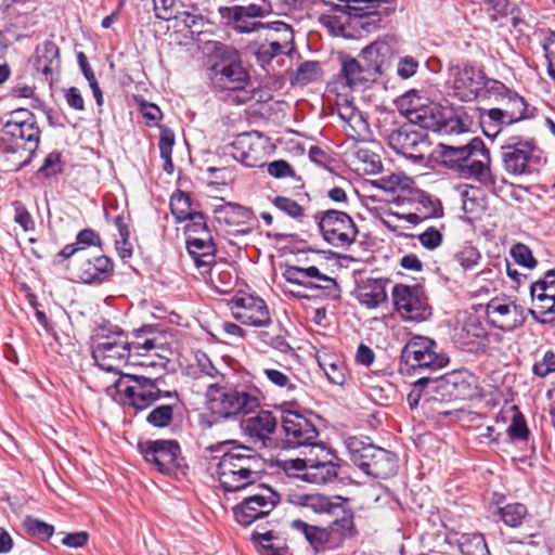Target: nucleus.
I'll use <instances>...</instances> for the list:
<instances>
[{"label": "nucleus", "instance_id": "obj_1", "mask_svg": "<svg viewBox=\"0 0 555 555\" xmlns=\"http://www.w3.org/2000/svg\"><path fill=\"white\" fill-rule=\"evenodd\" d=\"M40 129L27 109L12 114L0 134V163L5 171H17L29 164L39 146Z\"/></svg>", "mask_w": 555, "mask_h": 555}, {"label": "nucleus", "instance_id": "obj_2", "mask_svg": "<svg viewBox=\"0 0 555 555\" xmlns=\"http://www.w3.org/2000/svg\"><path fill=\"white\" fill-rule=\"evenodd\" d=\"M208 450L222 452L217 463L216 474L225 492L244 490L258 479L263 461L251 448L235 444V441H223L210 446Z\"/></svg>", "mask_w": 555, "mask_h": 555}, {"label": "nucleus", "instance_id": "obj_3", "mask_svg": "<svg viewBox=\"0 0 555 555\" xmlns=\"http://www.w3.org/2000/svg\"><path fill=\"white\" fill-rule=\"evenodd\" d=\"M442 156L449 167L465 179H474L483 185H494L490 169V151L479 138L463 145H442Z\"/></svg>", "mask_w": 555, "mask_h": 555}, {"label": "nucleus", "instance_id": "obj_4", "mask_svg": "<svg viewBox=\"0 0 555 555\" xmlns=\"http://www.w3.org/2000/svg\"><path fill=\"white\" fill-rule=\"evenodd\" d=\"M158 346L153 339L142 336V330L133 332V339L128 340L122 331H115L109 335L101 337L92 350V357L96 364L104 371H118L122 365L128 364L132 354L147 352Z\"/></svg>", "mask_w": 555, "mask_h": 555}, {"label": "nucleus", "instance_id": "obj_5", "mask_svg": "<svg viewBox=\"0 0 555 555\" xmlns=\"http://www.w3.org/2000/svg\"><path fill=\"white\" fill-rule=\"evenodd\" d=\"M333 13L321 16L322 24L335 36H347V27H361L367 31L379 22V0H338Z\"/></svg>", "mask_w": 555, "mask_h": 555}, {"label": "nucleus", "instance_id": "obj_6", "mask_svg": "<svg viewBox=\"0 0 555 555\" xmlns=\"http://www.w3.org/2000/svg\"><path fill=\"white\" fill-rule=\"evenodd\" d=\"M162 376L126 374L120 376L106 391L109 396H119V400L137 410L152 405L160 398H172L176 391L162 390Z\"/></svg>", "mask_w": 555, "mask_h": 555}, {"label": "nucleus", "instance_id": "obj_7", "mask_svg": "<svg viewBox=\"0 0 555 555\" xmlns=\"http://www.w3.org/2000/svg\"><path fill=\"white\" fill-rule=\"evenodd\" d=\"M206 397L209 411L222 418L249 414L259 406L257 396L243 387L229 385L224 377L208 384Z\"/></svg>", "mask_w": 555, "mask_h": 555}, {"label": "nucleus", "instance_id": "obj_8", "mask_svg": "<svg viewBox=\"0 0 555 555\" xmlns=\"http://www.w3.org/2000/svg\"><path fill=\"white\" fill-rule=\"evenodd\" d=\"M351 462L373 478L387 479L397 474V455L388 450L365 442L358 437L346 441Z\"/></svg>", "mask_w": 555, "mask_h": 555}, {"label": "nucleus", "instance_id": "obj_9", "mask_svg": "<svg viewBox=\"0 0 555 555\" xmlns=\"http://www.w3.org/2000/svg\"><path fill=\"white\" fill-rule=\"evenodd\" d=\"M314 456L307 459H291L283 461V469L288 476L317 485L332 482L337 477L338 465L335 455L323 446H313Z\"/></svg>", "mask_w": 555, "mask_h": 555}, {"label": "nucleus", "instance_id": "obj_10", "mask_svg": "<svg viewBox=\"0 0 555 555\" xmlns=\"http://www.w3.org/2000/svg\"><path fill=\"white\" fill-rule=\"evenodd\" d=\"M292 528L302 533L315 552L336 550L354 533L352 513H344L327 527L309 525L300 519L292 521Z\"/></svg>", "mask_w": 555, "mask_h": 555}, {"label": "nucleus", "instance_id": "obj_11", "mask_svg": "<svg viewBox=\"0 0 555 555\" xmlns=\"http://www.w3.org/2000/svg\"><path fill=\"white\" fill-rule=\"evenodd\" d=\"M214 63L210 66V79L215 87L222 90H243L248 74L242 66L238 52L220 42H215Z\"/></svg>", "mask_w": 555, "mask_h": 555}, {"label": "nucleus", "instance_id": "obj_12", "mask_svg": "<svg viewBox=\"0 0 555 555\" xmlns=\"http://www.w3.org/2000/svg\"><path fill=\"white\" fill-rule=\"evenodd\" d=\"M322 237L334 247H349L357 238L358 228L345 211L328 209L315 216Z\"/></svg>", "mask_w": 555, "mask_h": 555}, {"label": "nucleus", "instance_id": "obj_13", "mask_svg": "<svg viewBox=\"0 0 555 555\" xmlns=\"http://www.w3.org/2000/svg\"><path fill=\"white\" fill-rule=\"evenodd\" d=\"M448 362V357L438 351L437 343L424 336L412 337L401 351V363L408 370H437L446 366Z\"/></svg>", "mask_w": 555, "mask_h": 555}, {"label": "nucleus", "instance_id": "obj_14", "mask_svg": "<svg viewBox=\"0 0 555 555\" xmlns=\"http://www.w3.org/2000/svg\"><path fill=\"white\" fill-rule=\"evenodd\" d=\"M396 311L410 321H424L431 314L424 288L418 285L396 284L391 292Z\"/></svg>", "mask_w": 555, "mask_h": 555}, {"label": "nucleus", "instance_id": "obj_15", "mask_svg": "<svg viewBox=\"0 0 555 555\" xmlns=\"http://www.w3.org/2000/svg\"><path fill=\"white\" fill-rule=\"evenodd\" d=\"M257 492L246 496L233 508L236 521L248 526L259 518L268 516L280 503V494L266 485H258Z\"/></svg>", "mask_w": 555, "mask_h": 555}, {"label": "nucleus", "instance_id": "obj_16", "mask_svg": "<svg viewBox=\"0 0 555 555\" xmlns=\"http://www.w3.org/2000/svg\"><path fill=\"white\" fill-rule=\"evenodd\" d=\"M488 323L503 332H512L526 322L525 308L508 296H496L486 306Z\"/></svg>", "mask_w": 555, "mask_h": 555}, {"label": "nucleus", "instance_id": "obj_17", "mask_svg": "<svg viewBox=\"0 0 555 555\" xmlns=\"http://www.w3.org/2000/svg\"><path fill=\"white\" fill-rule=\"evenodd\" d=\"M273 8H261L257 5L235 4L221 7L219 13L225 24L238 34H250L259 29L269 28L270 23L256 22V18L269 16Z\"/></svg>", "mask_w": 555, "mask_h": 555}, {"label": "nucleus", "instance_id": "obj_18", "mask_svg": "<svg viewBox=\"0 0 555 555\" xmlns=\"http://www.w3.org/2000/svg\"><path fill=\"white\" fill-rule=\"evenodd\" d=\"M138 447L144 460L162 474H170L181 465V450L176 440H150Z\"/></svg>", "mask_w": 555, "mask_h": 555}, {"label": "nucleus", "instance_id": "obj_19", "mask_svg": "<svg viewBox=\"0 0 555 555\" xmlns=\"http://www.w3.org/2000/svg\"><path fill=\"white\" fill-rule=\"evenodd\" d=\"M388 144L397 154L415 163L423 162L429 149L426 135L414 129L413 125H404L392 130L388 135Z\"/></svg>", "mask_w": 555, "mask_h": 555}, {"label": "nucleus", "instance_id": "obj_20", "mask_svg": "<svg viewBox=\"0 0 555 555\" xmlns=\"http://www.w3.org/2000/svg\"><path fill=\"white\" fill-rule=\"evenodd\" d=\"M449 85L453 95L463 102L478 99L486 75L470 64L451 65Z\"/></svg>", "mask_w": 555, "mask_h": 555}, {"label": "nucleus", "instance_id": "obj_21", "mask_svg": "<svg viewBox=\"0 0 555 555\" xmlns=\"http://www.w3.org/2000/svg\"><path fill=\"white\" fill-rule=\"evenodd\" d=\"M534 145L531 140L511 137L502 146V162L505 170L515 176L531 172Z\"/></svg>", "mask_w": 555, "mask_h": 555}, {"label": "nucleus", "instance_id": "obj_22", "mask_svg": "<svg viewBox=\"0 0 555 555\" xmlns=\"http://www.w3.org/2000/svg\"><path fill=\"white\" fill-rule=\"evenodd\" d=\"M282 428L286 436V442L292 448L301 446H319L314 443L318 430L313 423L297 411L285 410L282 412Z\"/></svg>", "mask_w": 555, "mask_h": 555}, {"label": "nucleus", "instance_id": "obj_23", "mask_svg": "<svg viewBox=\"0 0 555 555\" xmlns=\"http://www.w3.org/2000/svg\"><path fill=\"white\" fill-rule=\"evenodd\" d=\"M231 309L235 320L250 326L268 324L271 317L264 300L250 294L235 295Z\"/></svg>", "mask_w": 555, "mask_h": 555}, {"label": "nucleus", "instance_id": "obj_24", "mask_svg": "<svg viewBox=\"0 0 555 555\" xmlns=\"http://www.w3.org/2000/svg\"><path fill=\"white\" fill-rule=\"evenodd\" d=\"M434 384H436V389L454 400L472 399L477 393V379L465 369L434 378Z\"/></svg>", "mask_w": 555, "mask_h": 555}, {"label": "nucleus", "instance_id": "obj_25", "mask_svg": "<svg viewBox=\"0 0 555 555\" xmlns=\"http://www.w3.org/2000/svg\"><path fill=\"white\" fill-rule=\"evenodd\" d=\"M113 272L112 260L104 256L98 255L90 257L87 254H79L75 260L73 273L83 283H101L106 280Z\"/></svg>", "mask_w": 555, "mask_h": 555}, {"label": "nucleus", "instance_id": "obj_26", "mask_svg": "<svg viewBox=\"0 0 555 555\" xmlns=\"http://www.w3.org/2000/svg\"><path fill=\"white\" fill-rule=\"evenodd\" d=\"M270 25L271 26L269 28L280 33L281 37L275 40H271L270 42L261 43L255 52L257 61L264 68L266 66L271 65L274 57L291 52L292 47H289V44L293 42L294 38L293 30L286 23L272 22Z\"/></svg>", "mask_w": 555, "mask_h": 555}, {"label": "nucleus", "instance_id": "obj_27", "mask_svg": "<svg viewBox=\"0 0 555 555\" xmlns=\"http://www.w3.org/2000/svg\"><path fill=\"white\" fill-rule=\"evenodd\" d=\"M233 147L234 157L246 167L255 168L263 165L264 140L259 132L240 134L234 141Z\"/></svg>", "mask_w": 555, "mask_h": 555}, {"label": "nucleus", "instance_id": "obj_28", "mask_svg": "<svg viewBox=\"0 0 555 555\" xmlns=\"http://www.w3.org/2000/svg\"><path fill=\"white\" fill-rule=\"evenodd\" d=\"M258 378L270 387L284 393H294L298 388V378L292 369L282 364H262L257 371Z\"/></svg>", "mask_w": 555, "mask_h": 555}, {"label": "nucleus", "instance_id": "obj_29", "mask_svg": "<svg viewBox=\"0 0 555 555\" xmlns=\"http://www.w3.org/2000/svg\"><path fill=\"white\" fill-rule=\"evenodd\" d=\"M287 500L296 506L308 508L317 514H331L338 518L344 515V513H349L344 508L341 503L332 501L330 498L320 493L293 491L287 494Z\"/></svg>", "mask_w": 555, "mask_h": 555}, {"label": "nucleus", "instance_id": "obj_30", "mask_svg": "<svg viewBox=\"0 0 555 555\" xmlns=\"http://www.w3.org/2000/svg\"><path fill=\"white\" fill-rule=\"evenodd\" d=\"M337 112L345 122L344 129L349 138L356 141H367L370 139L369 122L351 101L345 99L338 102Z\"/></svg>", "mask_w": 555, "mask_h": 555}, {"label": "nucleus", "instance_id": "obj_31", "mask_svg": "<svg viewBox=\"0 0 555 555\" xmlns=\"http://www.w3.org/2000/svg\"><path fill=\"white\" fill-rule=\"evenodd\" d=\"M244 415L245 417L242 421L244 433L251 439L264 444L266 440L270 439L276 428V417L271 411L267 410L254 411Z\"/></svg>", "mask_w": 555, "mask_h": 555}, {"label": "nucleus", "instance_id": "obj_32", "mask_svg": "<svg viewBox=\"0 0 555 555\" xmlns=\"http://www.w3.org/2000/svg\"><path fill=\"white\" fill-rule=\"evenodd\" d=\"M142 336L146 339H153L158 346L155 349H151L147 352L134 353L132 354V359L129 363L133 365H140L145 367L155 369L159 372H165L168 363V358L165 352H167V348L162 341V337L152 331L151 327H142Z\"/></svg>", "mask_w": 555, "mask_h": 555}, {"label": "nucleus", "instance_id": "obj_33", "mask_svg": "<svg viewBox=\"0 0 555 555\" xmlns=\"http://www.w3.org/2000/svg\"><path fill=\"white\" fill-rule=\"evenodd\" d=\"M214 218L218 223L229 227H241L248 224L253 211L236 203H219L212 208Z\"/></svg>", "mask_w": 555, "mask_h": 555}, {"label": "nucleus", "instance_id": "obj_34", "mask_svg": "<svg viewBox=\"0 0 555 555\" xmlns=\"http://www.w3.org/2000/svg\"><path fill=\"white\" fill-rule=\"evenodd\" d=\"M60 50L52 41H44L37 46L34 55V67L46 77L60 69Z\"/></svg>", "mask_w": 555, "mask_h": 555}, {"label": "nucleus", "instance_id": "obj_35", "mask_svg": "<svg viewBox=\"0 0 555 555\" xmlns=\"http://www.w3.org/2000/svg\"><path fill=\"white\" fill-rule=\"evenodd\" d=\"M188 251L196 267L208 268L215 262V244L211 235L186 238Z\"/></svg>", "mask_w": 555, "mask_h": 555}, {"label": "nucleus", "instance_id": "obj_36", "mask_svg": "<svg viewBox=\"0 0 555 555\" xmlns=\"http://www.w3.org/2000/svg\"><path fill=\"white\" fill-rule=\"evenodd\" d=\"M357 298L361 305L372 309L387 300L385 282L383 280L369 279L359 285Z\"/></svg>", "mask_w": 555, "mask_h": 555}, {"label": "nucleus", "instance_id": "obj_37", "mask_svg": "<svg viewBox=\"0 0 555 555\" xmlns=\"http://www.w3.org/2000/svg\"><path fill=\"white\" fill-rule=\"evenodd\" d=\"M387 47L384 43L374 42L367 47H365L361 51V61L363 62V67L366 68L369 74L375 80L378 75L383 74L384 66L387 62L386 51Z\"/></svg>", "mask_w": 555, "mask_h": 555}, {"label": "nucleus", "instance_id": "obj_38", "mask_svg": "<svg viewBox=\"0 0 555 555\" xmlns=\"http://www.w3.org/2000/svg\"><path fill=\"white\" fill-rule=\"evenodd\" d=\"M441 215L439 204L424 193L417 196L416 211L406 215L393 214L398 219H404L411 224H418L427 219Z\"/></svg>", "mask_w": 555, "mask_h": 555}, {"label": "nucleus", "instance_id": "obj_39", "mask_svg": "<svg viewBox=\"0 0 555 555\" xmlns=\"http://www.w3.org/2000/svg\"><path fill=\"white\" fill-rule=\"evenodd\" d=\"M340 76L350 88L374 81L366 68L358 60L350 56L341 59Z\"/></svg>", "mask_w": 555, "mask_h": 555}, {"label": "nucleus", "instance_id": "obj_40", "mask_svg": "<svg viewBox=\"0 0 555 555\" xmlns=\"http://www.w3.org/2000/svg\"><path fill=\"white\" fill-rule=\"evenodd\" d=\"M420 101V98H416V101H410L411 107L408 109L410 120L420 124L422 128H440L441 122L438 119V107L433 104L424 105Z\"/></svg>", "mask_w": 555, "mask_h": 555}, {"label": "nucleus", "instance_id": "obj_41", "mask_svg": "<svg viewBox=\"0 0 555 555\" xmlns=\"http://www.w3.org/2000/svg\"><path fill=\"white\" fill-rule=\"evenodd\" d=\"M263 330L257 332V337L264 345L270 346L281 352L291 350V346L286 340V331L280 323H274L270 319L268 324H262Z\"/></svg>", "mask_w": 555, "mask_h": 555}, {"label": "nucleus", "instance_id": "obj_42", "mask_svg": "<svg viewBox=\"0 0 555 555\" xmlns=\"http://www.w3.org/2000/svg\"><path fill=\"white\" fill-rule=\"evenodd\" d=\"M480 260L481 254L478 248L470 243H464L452 253L450 263L463 272H467L475 270Z\"/></svg>", "mask_w": 555, "mask_h": 555}, {"label": "nucleus", "instance_id": "obj_43", "mask_svg": "<svg viewBox=\"0 0 555 555\" xmlns=\"http://www.w3.org/2000/svg\"><path fill=\"white\" fill-rule=\"evenodd\" d=\"M498 108L502 111L504 116L507 117V120L512 124L531 117L526 101L514 91H511V93L499 104Z\"/></svg>", "mask_w": 555, "mask_h": 555}, {"label": "nucleus", "instance_id": "obj_44", "mask_svg": "<svg viewBox=\"0 0 555 555\" xmlns=\"http://www.w3.org/2000/svg\"><path fill=\"white\" fill-rule=\"evenodd\" d=\"M317 359L330 383L339 386L344 385L346 369L344 362L337 356L323 352L319 353Z\"/></svg>", "mask_w": 555, "mask_h": 555}, {"label": "nucleus", "instance_id": "obj_45", "mask_svg": "<svg viewBox=\"0 0 555 555\" xmlns=\"http://www.w3.org/2000/svg\"><path fill=\"white\" fill-rule=\"evenodd\" d=\"M310 291L317 292L313 296H322L330 299L339 298V287L337 282L319 271L317 268V274L310 278Z\"/></svg>", "mask_w": 555, "mask_h": 555}, {"label": "nucleus", "instance_id": "obj_46", "mask_svg": "<svg viewBox=\"0 0 555 555\" xmlns=\"http://www.w3.org/2000/svg\"><path fill=\"white\" fill-rule=\"evenodd\" d=\"M173 403L160 404L154 408L146 416V422L153 427H167L173 421V412L178 408V395L176 393Z\"/></svg>", "mask_w": 555, "mask_h": 555}, {"label": "nucleus", "instance_id": "obj_47", "mask_svg": "<svg viewBox=\"0 0 555 555\" xmlns=\"http://www.w3.org/2000/svg\"><path fill=\"white\" fill-rule=\"evenodd\" d=\"M511 91L503 82L486 77L478 98L500 104Z\"/></svg>", "mask_w": 555, "mask_h": 555}, {"label": "nucleus", "instance_id": "obj_48", "mask_svg": "<svg viewBox=\"0 0 555 555\" xmlns=\"http://www.w3.org/2000/svg\"><path fill=\"white\" fill-rule=\"evenodd\" d=\"M503 522L512 528L519 527L528 515L527 506L522 503H509L499 508Z\"/></svg>", "mask_w": 555, "mask_h": 555}, {"label": "nucleus", "instance_id": "obj_49", "mask_svg": "<svg viewBox=\"0 0 555 555\" xmlns=\"http://www.w3.org/2000/svg\"><path fill=\"white\" fill-rule=\"evenodd\" d=\"M313 274H317V267L313 266L308 268L291 266L283 272V276L286 282L302 286L307 289L310 288V278H313Z\"/></svg>", "mask_w": 555, "mask_h": 555}, {"label": "nucleus", "instance_id": "obj_50", "mask_svg": "<svg viewBox=\"0 0 555 555\" xmlns=\"http://www.w3.org/2000/svg\"><path fill=\"white\" fill-rule=\"evenodd\" d=\"M322 76V68L317 61H306L297 68L294 82L298 85H308L312 81L320 79Z\"/></svg>", "mask_w": 555, "mask_h": 555}, {"label": "nucleus", "instance_id": "obj_51", "mask_svg": "<svg viewBox=\"0 0 555 555\" xmlns=\"http://www.w3.org/2000/svg\"><path fill=\"white\" fill-rule=\"evenodd\" d=\"M25 531L42 541L49 540L54 533V527L33 516H26L23 520Z\"/></svg>", "mask_w": 555, "mask_h": 555}, {"label": "nucleus", "instance_id": "obj_52", "mask_svg": "<svg viewBox=\"0 0 555 555\" xmlns=\"http://www.w3.org/2000/svg\"><path fill=\"white\" fill-rule=\"evenodd\" d=\"M271 203L276 209L293 219L301 220L305 217V208L293 198L278 195L271 199Z\"/></svg>", "mask_w": 555, "mask_h": 555}, {"label": "nucleus", "instance_id": "obj_53", "mask_svg": "<svg viewBox=\"0 0 555 555\" xmlns=\"http://www.w3.org/2000/svg\"><path fill=\"white\" fill-rule=\"evenodd\" d=\"M170 208L172 215L178 221H185L194 214L191 209V198L185 193H178L172 195L170 201Z\"/></svg>", "mask_w": 555, "mask_h": 555}, {"label": "nucleus", "instance_id": "obj_54", "mask_svg": "<svg viewBox=\"0 0 555 555\" xmlns=\"http://www.w3.org/2000/svg\"><path fill=\"white\" fill-rule=\"evenodd\" d=\"M410 179L402 172H391L375 181L376 185L386 192H396L410 186Z\"/></svg>", "mask_w": 555, "mask_h": 555}, {"label": "nucleus", "instance_id": "obj_55", "mask_svg": "<svg viewBox=\"0 0 555 555\" xmlns=\"http://www.w3.org/2000/svg\"><path fill=\"white\" fill-rule=\"evenodd\" d=\"M188 220L186 238H191L192 235L193 237L211 235L203 212H194Z\"/></svg>", "mask_w": 555, "mask_h": 555}, {"label": "nucleus", "instance_id": "obj_56", "mask_svg": "<svg viewBox=\"0 0 555 555\" xmlns=\"http://www.w3.org/2000/svg\"><path fill=\"white\" fill-rule=\"evenodd\" d=\"M555 372V352L546 350L540 360H537L532 366V373L539 377H545Z\"/></svg>", "mask_w": 555, "mask_h": 555}, {"label": "nucleus", "instance_id": "obj_57", "mask_svg": "<svg viewBox=\"0 0 555 555\" xmlns=\"http://www.w3.org/2000/svg\"><path fill=\"white\" fill-rule=\"evenodd\" d=\"M511 255L514 260L528 269H532L537 266V260L532 256L530 248L524 244H516L511 249Z\"/></svg>", "mask_w": 555, "mask_h": 555}, {"label": "nucleus", "instance_id": "obj_58", "mask_svg": "<svg viewBox=\"0 0 555 555\" xmlns=\"http://www.w3.org/2000/svg\"><path fill=\"white\" fill-rule=\"evenodd\" d=\"M442 237V232L439 229L429 227L418 235V241L426 249L434 250L441 245Z\"/></svg>", "mask_w": 555, "mask_h": 555}, {"label": "nucleus", "instance_id": "obj_59", "mask_svg": "<svg viewBox=\"0 0 555 555\" xmlns=\"http://www.w3.org/2000/svg\"><path fill=\"white\" fill-rule=\"evenodd\" d=\"M356 155L357 158L363 163V171L366 173H376L380 170L382 164L378 155L375 153H372L369 150L360 149Z\"/></svg>", "mask_w": 555, "mask_h": 555}, {"label": "nucleus", "instance_id": "obj_60", "mask_svg": "<svg viewBox=\"0 0 555 555\" xmlns=\"http://www.w3.org/2000/svg\"><path fill=\"white\" fill-rule=\"evenodd\" d=\"M490 20L496 22L499 17L507 16L513 13V4L509 0H487Z\"/></svg>", "mask_w": 555, "mask_h": 555}, {"label": "nucleus", "instance_id": "obj_61", "mask_svg": "<svg viewBox=\"0 0 555 555\" xmlns=\"http://www.w3.org/2000/svg\"><path fill=\"white\" fill-rule=\"evenodd\" d=\"M62 171L61 154L52 152L47 155L43 165L39 168L38 172L43 177H51Z\"/></svg>", "mask_w": 555, "mask_h": 555}, {"label": "nucleus", "instance_id": "obj_62", "mask_svg": "<svg viewBox=\"0 0 555 555\" xmlns=\"http://www.w3.org/2000/svg\"><path fill=\"white\" fill-rule=\"evenodd\" d=\"M267 171L270 176L276 179L294 177L295 171L293 167L284 159L273 160L267 165Z\"/></svg>", "mask_w": 555, "mask_h": 555}, {"label": "nucleus", "instance_id": "obj_63", "mask_svg": "<svg viewBox=\"0 0 555 555\" xmlns=\"http://www.w3.org/2000/svg\"><path fill=\"white\" fill-rule=\"evenodd\" d=\"M507 433L513 440H526L528 438L529 430L522 415H514Z\"/></svg>", "mask_w": 555, "mask_h": 555}, {"label": "nucleus", "instance_id": "obj_64", "mask_svg": "<svg viewBox=\"0 0 555 555\" xmlns=\"http://www.w3.org/2000/svg\"><path fill=\"white\" fill-rule=\"evenodd\" d=\"M197 366L203 376H207L214 382L220 380V377H224L219 371L214 366L210 359L205 353H198L196 356Z\"/></svg>", "mask_w": 555, "mask_h": 555}]
</instances>
